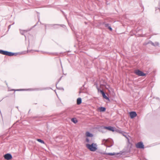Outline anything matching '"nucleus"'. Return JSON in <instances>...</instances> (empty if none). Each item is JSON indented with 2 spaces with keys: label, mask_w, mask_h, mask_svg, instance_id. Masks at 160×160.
<instances>
[{
  "label": "nucleus",
  "mask_w": 160,
  "mask_h": 160,
  "mask_svg": "<svg viewBox=\"0 0 160 160\" xmlns=\"http://www.w3.org/2000/svg\"><path fill=\"white\" fill-rule=\"evenodd\" d=\"M101 93L102 94L103 97L106 99H109V98L106 96L104 92L102 90L100 91Z\"/></svg>",
  "instance_id": "nucleus-7"
},
{
  "label": "nucleus",
  "mask_w": 160,
  "mask_h": 160,
  "mask_svg": "<svg viewBox=\"0 0 160 160\" xmlns=\"http://www.w3.org/2000/svg\"><path fill=\"white\" fill-rule=\"evenodd\" d=\"M106 154L108 155L113 156L116 155V153L114 152L113 153H106Z\"/></svg>",
  "instance_id": "nucleus-14"
},
{
  "label": "nucleus",
  "mask_w": 160,
  "mask_h": 160,
  "mask_svg": "<svg viewBox=\"0 0 160 160\" xmlns=\"http://www.w3.org/2000/svg\"><path fill=\"white\" fill-rule=\"evenodd\" d=\"M115 131H116V132H119L120 133H122V131H120L118 129H115Z\"/></svg>",
  "instance_id": "nucleus-18"
},
{
  "label": "nucleus",
  "mask_w": 160,
  "mask_h": 160,
  "mask_svg": "<svg viewBox=\"0 0 160 160\" xmlns=\"http://www.w3.org/2000/svg\"><path fill=\"white\" fill-rule=\"evenodd\" d=\"M108 28L111 31H112V28L110 26H108Z\"/></svg>",
  "instance_id": "nucleus-21"
},
{
  "label": "nucleus",
  "mask_w": 160,
  "mask_h": 160,
  "mask_svg": "<svg viewBox=\"0 0 160 160\" xmlns=\"http://www.w3.org/2000/svg\"><path fill=\"white\" fill-rule=\"evenodd\" d=\"M104 128L112 132H114L115 131V128L111 126L104 127Z\"/></svg>",
  "instance_id": "nucleus-6"
},
{
  "label": "nucleus",
  "mask_w": 160,
  "mask_h": 160,
  "mask_svg": "<svg viewBox=\"0 0 160 160\" xmlns=\"http://www.w3.org/2000/svg\"><path fill=\"white\" fill-rule=\"evenodd\" d=\"M136 146L138 148H144V146L143 143L142 142H138L137 144H136Z\"/></svg>",
  "instance_id": "nucleus-3"
},
{
  "label": "nucleus",
  "mask_w": 160,
  "mask_h": 160,
  "mask_svg": "<svg viewBox=\"0 0 160 160\" xmlns=\"http://www.w3.org/2000/svg\"><path fill=\"white\" fill-rule=\"evenodd\" d=\"M86 141L88 142H89V139L88 138H86Z\"/></svg>",
  "instance_id": "nucleus-20"
},
{
  "label": "nucleus",
  "mask_w": 160,
  "mask_h": 160,
  "mask_svg": "<svg viewBox=\"0 0 160 160\" xmlns=\"http://www.w3.org/2000/svg\"><path fill=\"white\" fill-rule=\"evenodd\" d=\"M138 76H144L146 75V74L142 72L139 70H136L134 72Z\"/></svg>",
  "instance_id": "nucleus-2"
},
{
  "label": "nucleus",
  "mask_w": 160,
  "mask_h": 160,
  "mask_svg": "<svg viewBox=\"0 0 160 160\" xmlns=\"http://www.w3.org/2000/svg\"><path fill=\"white\" fill-rule=\"evenodd\" d=\"M123 136H124L125 137H126V138H127V136L126 135H123Z\"/></svg>",
  "instance_id": "nucleus-23"
},
{
  "label": "nucleus",
  "mask_w": 160,
  "mask_h": 160,
  "mask_svg": "<svg viewBox=\"0 0 160 160\" xmlns=\"http://www.w3.org/2000/svg\"><path fill=\"white\" fill-rule=\"evenodd\" d=\"M130 117L131 118H133L136 117L137 114L135 112H132L129 113Z\"/></svg>",
  "instance_id": "nucleus-5"
},
{
  "label": "nucleus",
  "mask_w": 160,
  "mask_h": 160,
  "mask_svg": "<svg viewBox=\"0 0 160 160\" xmlns=\"http://www.w3.org/2000/svg\"><path fill=\"white\" fill-rule=\"evenodd\" d=\"M149 43H150L152 46H154V43L153 42H152L151 41H150V42H149Z\"/></svg>",
  "instance_id": "nucleus-19"
},
{
  "label": "nucleus",
  "mask_w": 160,
  "mask_h": 160,
  "mask_svg": "<svg viewBox=\"0 0 160 160\" xmlns=\"http://www.w3.org/2000/svg\"><path fill=\"white\" fill-rule=\"evenodd\" d=\"M71 121L74 123H76L78 122V120L76 118H72L71 119Z\"/></svg>",
  "instance_id": "nucleus-12"
},
{
  "label": "nucleus",
  "mask_w": 160,
  "mask_h": 160,
  "mask_svg": "<svg viewBox=\"0 0 160 160\" xmlns=\"http://www.w3.org/2000/svg\"><path fill=\"white\" fill-rule=\"evenodd\" d=\"M7 51H3L0 50V53L3 55H6V54Z\"/></svg>",
  "instance_id": "nucleus-11"
},
{
  "label": "nucleus",
  "mask_w": 160,
  "mask_h": 160,
  "mask_svg": "<svg viewBox=\"0 0 160 160\" xmlns=\"http://www.w3.org/2000/svg\"><path fill=\"white\" fill-rule=\"evenodd\" d=\"M27 32V31L26 30H20V33L22 34V35H23L24 34V33L25 32Z\"/></svg>",
  "instance_id": "nucleus-16"
},
{
  "label": "nucleus",
  "mask_w": 160,
  "mask_h": 160,
  "mask_svg": "<svg viewBox=\"0 0 160 160\" xmlns=\"http://www.w3.org/2000/svg\"><path fill=\"white\" fill-rule=\"evenodd\" d=\"M82 100L81 98H79L77 99V102L78 105H79L81 103Z\"/></svg>",
  "instance_id": "nucleus-9"
},
{
  "label": "nucleus",
  "mask_w": 160,
  "mask_h": 160,
  "mask_svg": "<svg viewBox=\"0 0 160 160\" xmlns=\"http://www.w3.org/2000/svg\"><path fill=\"white\" fill-rule=\"evenodd\" d=\"M99 110L101 112H104L106 110V108L104 107H101L99 108Z\"/></svg>",
  "instance_id": "nucleus-13"
},
{
  "label": "nucleus",
  "mask_w": 160,
  "mask_h": 160,
  "mask_svg": "<svg viewBox=\"0 0 160 160\" xmlns=\"http://www.w3.org/2000/svg\"><path fill=\"white\" fill-rule=\"evenodd\" d=\"M37 140L39 142H40L41 143H43V144H44V142L43 141L41 140V139H37Z\"/></svg>",
  "instance_id": "nucleus-15"
},
{
  "label": "nucleus",
  "mask_w": 160,
  "mask_h": 160,
  "mask_svg": "<svg viewBox=\"0 0 160 160\" xmlns=\"http://www.w3.org/2000/svg\"><path fill=\"white\" fill-rule=\"evenodd\" d=\"M14 54L15 53H12L11 52H9L7 51L6 55L11 56L14 55Z\"/></svg>",
  "instance_id": "nucleus-8"
},
{
  "label": "nucleus",
  "mask_w": 160,
  "mask_h": 160,
  "mask_svg": "<svg viewBox=\"0 0 160 160\" xmlns=\"http://www.w3.org/2000/svg\"><path fill=\"white\" fill-rule=\"evenodd\" d=\"M109 24H105V26L106 27H108L109 26Z\"/></svg>",
  "instance_id": "nucleus-22"
},
{
  "label": "nucleus",
  "mask_w": 160,
  "mask_h": 160,
  "mask_svg": "<svg viewBox=\"0 0 160 160\" xmlns=\"http://www.w3.org/2000/svg\"><path fill=\"white\" fill-rule=\"evenodd\" d=\"M86 136L88 137H92L93 136V135L88 132H86Z\"/></svg>",
  "instance_id": "nucleus-10"
},
{
  "label": "nucleus",
  "mask_w": 160,
  "mask_h": 160,
  "mask_svg": "<svg viewBox=\"0 0 160 160\" xmlns=\"http://www.w3.org/2000/svg\"><path fill=\"white\" fill-rule=\"evenodd\" d=\"M86 146L91 151H95L97 149V145L96 143H92L91 144H87L86 145Z\"/></svg>",
  "instance_id": "nucleus-1"
},
{
  "label": "nucleus",
  "mask_w": 160,
  "mask_h": 160,
  "mask_svg": "<svg viewBox=\"0 0 160 160\" xmlns=\"http://www.w3.org/2000/svg\"><path fill=\"white\" fill-rule=\"evenodd\" d=\"M154 43V46H158L159 45L158 42H155V43Z\"/></svg>",
  "instance_id": "nucleus-17"
},
{
  "label": "nucleus",
  "mask_w": 160,
  "mask_h": 160,
  "mask_svg": "<svg viewBox=\"0 0 160 160\" xmlns=\"http://www.w3.org/2000/svg\"><path fill=\"white\" fill-rule=\"evenodd\" d=\"M4 157L5 159L7 160H9L11 159L12 158V155L9 153H7L5 154L4 155Z\"/></svg>",
  "instance_id": "nucleus-4"
}]
</instances>
